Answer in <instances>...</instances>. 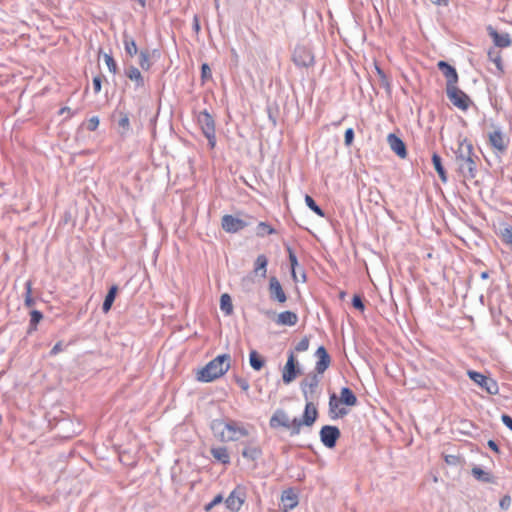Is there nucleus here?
<instances>
[{
	"label": "nucleus",
	"mask_w": 512,
	"mask_h": 512,
	"mask_svg": "<svg viewBox=\"0 0 512 512\" xmlns=\"http://www.w3.org/2000/svg\"><path fill=\"white\" fill-rule=\"evenodd\" d=\"M455 159L458 164V172L466 179H474L477 174L476 160L473 144L466 138L459 141L455 151Z\"/></svg>",
	"instance_id": "nucleus-1"
},
{
	"label": "nucleus",
	"mask_w": 512,
	"mask_h": 512,
	"mask_svg": "<svg viewBox=\"0 0 512 512\" xmlns=\"http://www.w3.org/2000/svg\"><path fill=\"white\" fill-rule=\"evenodd\" d=\"M214 436L221 442L238 441L248 435V430L235 420L214 419L210 423Z\"/></svg>",
	"instance_id": "nucleus-2"
},
{
	"label": "nucleus",
	"mask_w": 512,
	"mask_h": 512,
	"mask_svg": "<svg viewBox=\"0 0 512 512\" xmlns=\"http://www.w3.org/2000/svg\"><path fill=\"white\" fill-rule=\"evenodd\" d=\"M230 368V355L222 354L211 360L197 373V380L211 382L224 375Z\"/></svg>",
	"instance_id": "nucleus-3"
},
{
	"label": "nucleus",
	"mask_w": 512,
	"mask_h": 512,
	"mask_svg": "<svg viewBox=\"0 0 512 512\" xmlns=\"http://www.w3.org/2000/svg\"><path fill=\"white\" fill-rule=\"evenodd\" d=\"M321 375L312 371L300 382V389L305 400H315L319 397L318 388L321 382Z\"/></svg>",
	"instance_id": "nucleus-4"
},
{
	"label": "nucleus",
	"mask_w": 512,
	"mask_h": 512,
	"mask_svg": "<svg viewBox=\"0 0 512 512\" xmlns=\"http://www.w3.org/2000/svg\"><path fill=\"white\" fill-rule=\"evenodd\" d=\"M197 122L202 130V133L207 138L210 148L213 149L216 145V132H215L214 118L207 110H203V111L199 112V114L197 116Z\"/></svg>",
	"instance_id": "nucleus-5"
},
{
	"label": "nucleus",
	"mask_w": 512,
	"mask_h": 512,
	"mask_svg": "<svg viewBox=\"0 0 512 512\" xmlns=\"http://www.w3.org/2000/svg\"><path fill=\"white\" fill-rule=\"evenodd\" d=\"M305 401H306V404H305V408H304L302 417L294 418V424H295L294 429L296 430V432H299V433L301 431L302 426L311 427L316 422V420L318 418V410L313 403L314 400H305Z\"/></svg>",
	"instance_id": "nucleus-6"
},
{
	"label": "nucleus",
	"mask_w": 512,
	"mask_h": 512,
	"mask_svg": "<svg viewBox=\"0 0 512 512\" xmlns=\"http://www.w3.org/2000/svg\"><path fill=\"white\" fill-rule=\"evenodd\" d=\"M269 425L273 429L283 427L290 431L291 436H296L299 432L294 429V419L290 420L288 414L283 409H277L269 420Z\"/></svg>",
	"instance_id": "nucleus-7"
},
{
	"label": "nucleus",
	"mask_w": 512,
	"mask_h": 512,
	"mask_svg": "<svg viewBox=\"0 0 512 512\" xmlns=\"http://www.w3.org/2000/svg\"><path fill=\"white\" fill-rule=\"evenodd\" d=\"M299 374H301V369L294 351L291 350L288 352L287 362L282 370V380L285 384H290Z\"/></svg>",
	"instance_id": "nucleus-8"
},
{
	"label": "nucleus",
	"mask_w": 512,
	"mask_h": 512,
	"mask_svg": "<svg viewBox=\"0 0 512 512\" xmlns=\"http://www.w3.org/2000/svg\"><path fill=\"white\" fill-rule=\"evenodd\" d=\"M469 378L478 384L483 390H485L490 395H496L499 392V387L497 382L489 377H486L480 372L469 370L468 371Z\"/></svg>",
	"instance_id": "nucleus-9"
},
{
	"label": "nucleus",
	"mask_w": 512,
	"mask_h": 512,
	"mask_svg": "<svg viewBox=\"0 0 512 512\" xmlns=\"http://www.w3.org/2000/svg\"><path fill=\"white\" fill-rule=\"evenodd\" d=\"M246 499V489L244 486H236L229 496L225 499V506L232 512H238Z\"/></svg>",
	"instance_id": "nucleus-10"
},
{
	"label": "nucleus",
	"mask_w": 512,
	"mask_h": 512,
	"mask_svg": "<svg viewBox=\"0 0 512 512\" xmlns=\"http://www.w3.org/2000/svg\"><path fill=\"white\" fill-rule=\"evenodd\" d=\"M320 440L322 444L332 449L336 446L338 439L341 436V432L337 426L325 425L319 432Z\"/></svg>",
	"instance_id": "nucleus-11"
},
{
	"label": "nucleus",
	"mask_w": 512,
	"mask_h": 512,
	"mask_svg": "<svg viewBox=\"0 0 512 512\" xmlns=\"http://www.w3.org/2000/svg\"><path fill=\"white\" fill-rule=\"evenodd\" d=\"M446 94L452 104L463 111H466L472 103L469 96L457 86L446 89Z\"/></svg>",
	"instance_id": "nucleus-12"
},
{
	"label": "nucleus",
	"mask_w": 512,
	"mask_h": 512,
	"mask_svg": "<svg viewBox=\"0 0 512 512\" xmlns=\"http://www.w3.org/2000/svg\"><path fill=\"white\" fill-rule=\"evenodd\" d=\"M293 61L296 66L307 68L314 64V55L304 46L296 47L293 53Z\"/></svg>",
	"instance_id": "nucleus-13"
},
{
	"label": "nucleus",
	"mask_w": 512,
	"mask_h": 512,
	"mask_svg": "<svg viewBox=\"0 0 512 512\" xmlns=\"http://www.w3.org/2000/svg\"><path fill=\"white\" fill-rule=\"evenodd\" d=\"M489 144L493 149L504 153L509 144V139L503 134L500 128H497L488 134Z\"/></svg>",
	"instance_id": "nucleus-14"
},
{
	"label": "nucleus",
	"mask_w": 512,
	"mask_h": 512,
	"mask_svg": "<svg viewBox=\"0 0 512 512\" xmlns=\"http://www.w3.org/2000/svg\"><path fill=\"white\" fill-rule=\"evenodd\" d=\"M221 225L224 231L237 233L248 226V223L243 219L227 214L222 217Z\"/></svg>",
	"instance_id": "nucleus-15"
},
{
	"label": "nucleus",
	"mask_w": 512,
	"mask_h": 512,
	"mask_svg": "<svg viewBox=\"0 0 512 512\" xmlns=\"http://www.w3.org/2000/svg\"><path fill=\"white\" fill-rule=\"evenodd\" d=\"M437 67L446 78V89L457 86L458 73L452 65L446 61L441 60L437 63Z\"/></svg>",
	"instance_id": "nucleus-16"
},
{
	"label": "nucleus",
	"mask_w": 512,
	"mask_h": 512,
	"mask_svg": "<svg viewBox=\"0 0 512 512\" xmlns=\"http://www.w3.org/2000/svg\"><path fill=\"white\" fill-rule=\"evenodd\" d=\"M317 362L314 367V371L318 374H323L330 366L331 357L324 346H319L315 352Z\"/></svg>",
	"instance_id": "nucleus-17"
},
{
	"label": "nucleus",
	"mask_w": 512,
	"mask_h": 512,
	"mask_svg": "<svg viewBox=\"0 0 512 512\" xmlns=\"http://www.w3.org/2000/svg\"><path fill=\"white\" fill-rule=\"evenodd\" d=\"M269 294L270 299L273 301L284 303L287 300V296L279 280L275 276H272L269 280Z\"/></svg>",
	"instance_id": "nucleus-18"
},
{
	"label": "nucleus",
	"mask_w": 512,
	"mask_h": 512,
	"mask_svg": "<svg viewBox=\"0 0 512 512\" xmlns=\"http://www.w3.org/2000/svg\"><path fill=\"white\" fill-rule=\"evenodd\" d=\"M387 142L391 150L400 158L405 159L407 157V149L404 141L396 134L390 133L387 137Z\"/></svg>",
	"instance_id": "nucleus-19"
},
{
	"label": "nucleus",
	"mask_w": 512,
	"mask_h": 512,
	"mask_svg": "<svg viewBox=\"0 0 512 512\" xmlns=\"http://www.w3.org/2000/svg\"><path fill=\"white\" fill-rule=\"evenodd\" d=\"M340 403L341 402H340L339 398L336 396V394L332 393L329 397V403H328L329 415H330L331 419L342 418L348 414L347 409H345L343 407L342 408L339 407Z\"/></svg>",
	"instance_id": "nucleus-20"
},
{
	"label": "nucleus",
	"mask_w": 512,
	"mask_h": 512,
	"mask_svg": "<svg viewBox=\"0 0 512 512\" xmlns=\"http://www.w3.org/2000/svg\"><path fill=\"white\" fill-rule=\"evenodd\" d=\"M488 33L490 37L493 39V42L496 47L506 48L511 45V38L508 33H498L493 27H488Z\"/></svg>",
	"instance_id": "nucleus-21"
},
{
	"label": "nucleus",
	"mask_w": 512,
	"mask_h": 512,
	"mask_svg": "<svg viewBox=\"0 0 512 512\" xmlns=\"http://www.w3.org/2000/svg\"><path fill=\"white\" fill-rule=\"evenodd\" d=\"M124 74L127 78L134 82L136 90L145 86L144 77L137 67L133 65L128 66L125 68Z\"/></svg>",
	"instance_id": "nucleus-22"
},
{
	"label": "nucleus",
	"mask_w": 512,
	"mask_h": 512,
	"mask_svg": "<svg viewBox=\"0 0 512 512\" xmlns=\"http://www.w3.org/2000/svg\"><path fill=\"white\" fill-rule=\"evenodd\" d=\"M210 453L212 455V457L220 462L221 464L223 465H228L230 464V454L228 452V449L224 446H220V447H212L210 449Z\"/></svg>",
	"instance_id": "nucleus-23"
},
{
	"label": "nucleus",
	"mask_w": 512,
	"mask_h": 512,
	"mask_svg": "<svg viewBox=\"0 0 512 512\" xmlns=\"http://www.w3.org/2000/svg\"><path fill=\"white\" fill-rule=\"evenodd\" d=\"M298 322V315L292 311H283L278 314L276 323L278 325L294 326Z\"/></svg>",
	"instance_id": "nucleus-24"
},
{
	"label": "nucleus",
	"mask_w": 512,
	"mask_h": 512,
	"mask_svg": "<svg viewBox=\"0 0 512 512\" xmlns=\"http://www.w3.org/2000/svg\"><path fill=\"white\" fill-rule=\"evenodd\" d=\"M473 477L483 483H495V477L488 471L483 470L479 466H474L471 470Z\"/></svg>",
	"instance_id": "nucleus-25"
},
{
	"label": "nucleus",
	"mask_w": 512,
	"mask_h": 512,
	"mask_svg": "<svg viewBox=\"0 0 512 512\" xmlns=\"http://www.w3.org/2000/svg\"><path fill=\"white\" fill-rule=\"evenodd\" d=\"M339 400L346 406H355L358 403L355 393L349 387L341 388Z\"/></svg>",
	"instance_id": "nucleus-26"
},
{
	"label": "nucleus",
	"mask_w": 512,
	"mask_h": 512,
	"mask_svg": "<svg viewBox=\"0 0 512 512\" xmlns=\"http://www.w3.org/2000/svg\"><path fill=\"white\" fill-rule=\"evenodd\" d=\"M242 456L246 459L255 461L262 456V450L257 445H252L251 442L247 443L242 451Z\"/></svg>",
	"instance_id": "nucleus-27"
},
{
	"label": "nucleus",
	"mask_w": 512,
	"mask_h": 512,
	"mask_svg": "<svg viewBox=\"0 0 512 512\" xmlns=\"http://www.w3.org/2000/svg\"><path fill=\"white\" fill-rule=\"evenodd\" d=\"M281 500L284 505V511L293 509L298 505V497L292 490L284 491Z\"/></svg>",
	"instance_id": "nucleus-28"
},
{
	"label": "nucleus",
	"mask_w": 512,
	"mask_h": 512,
	"mask_svg": "<svg viewBox=\"0 0 512 512\" xmlns=\"http://www.w3.org/2000/svg\"><path fill=\"white\" fill-rule=\"evenodd\" d=\"M123 45L127 55L134 57L138 53L135 40L125 31L122 35Z\"/></svg>",
	"instance_id": "nucleus-29"
},
{
	"label": "nucleus",
	"mask_w": 512,
	"mask_h": 512,
	"mask_svg": "<svg viewBox=\"0 0 512 512\" xmlns=\"http://www.w3.org/2000/svg\"><path fill=\"white\" fill-rule=\"evenodd\" d=\"M432 163L433 166L438 173L439 178L443 183H446L448 181V176L446 173V170L442 164V159L437 153H433L432 155Z\"/></svg>",
	"instance_id": "nucleus-30"
},
{
	"label": "nucleus",
	"mask_w": 512,
	"mask_h": 512,
	"mask_svg": "<svg viewBox=\"0 0 512 512\" xmlns=\"http://www.w3.org/2000/svg\"><path fill=\"white\" fill-rule=\"evenodd\" d=\"M249 364L255 371H260L265 365V359L256 350H251L249 353Z\"/></svg>",
	"instance_id": "nucleus-31"
},
{
	"label": "nucleus",
	"mask_w": 512,
	"mask_h": 512,
	"mask_svg": "<svg viewBox=\"0 0 512 512\" xmlns=\"http://www.w3.org/2000/svg\"><path fill=\"white\" fill-rule=\"evenodd\" d=\"M268 259L264 254L257 256L254 264V273L260 274L261 277L265 278L267 273Z\"/></svg>",
	"instance_id": "nucleus-32"
},
{
	"label": "nucleus",
	"mask_w": 512,
	"mask_h": 512,
	"mask_svg": "<svg viewBox=\"0 0 512 512\" xmlns=\"http://www.w3.org/2000/svg\"><path fill=\"white\" fill-rule=\"evenodd\" d=\"M117 292H118L117 285H112L110 287V289L108 290V293L106 294L104 302L102 304V310L104 313H107L111 309L113 302L116 298Z\"/></svg>",
	"instance_id": "nucleus-33"
},
{
	"label": "nucleus",
	"mask_w": 512,
	"mask_h": 512,
	"mask_svg": "<svg viewBox=\"0 0 512 512\" xmlns=\"http://www.w3.org/2000/svg\"><path fill=\"white\" fill-rule=\"evenodd\" d=\"M501 241L512 249V226L503 224L499 228Z\"/></svg>",
	"instance_id": "nucleus-34"
},
{
	"label": "nucleus",
	"mask_w": 512,
	"mask_h": 512,
	"mask_svg": "<svg viewBox=\"0 0 512 512\" xmlns=\"http://www.w3.org/2000/svg\"><path fill=\"white\" fill-rule=\"evenodd\" d=\"M117 114L119 119L117 121L119 128L122 129L121 134L124 135L130 130V120L129 115L125 111L118 110Z\"/></svg>",
	"instance_id": "nucleus-35"
},
{
	"label": "nucleus",
	"mask_w": 512,
	"mask_h": 512,
	"mask_svg": "<svg viewBox=\"0 0 512 512\" xmlns=\"http://www.w3.org/2000/svg\"><path fill=\"white\" fill-rule=\"evenodd\" d=\"M488 58L491 62H493L497 69L502 73L503 72V62L501 53L496 48H490L488 50Z\"/></svg>",
	"instance_id": "nucleus-36"
},
{
	"label": "nucleus",
	"mask_w": 512,
	"mask_h": 512,
	"mask_svg": "<svg viewBox=\"0 0 512 512\" xmlns=\"http://www.w3.org/2000/svg\"><path fill=\"white\" fill-rule=\"evenodd\" d=\"M220 308L226 315H230L233 312L232 299L229 294L224 293L221 295Z\"/></svg>",
	"instance_id": "nucleus-37"
},
{
	"label": "nucleus",
	"mask_w": 512,
	"mask_h": 512,
	"mask_svg": "<svg viewBox=\"0 0 512 512\" xmlns=\"http://www.w3.org/2000/svg\"><path fill=\"white\" fill-rule=\"evenodd\" d=\"M43 314L38 310H32L30 312V323L28 333L35 331L37 329L38 323L42 320Z\"/></svg>",
	"instance_id": "nucleus-38"
},
{
	"label": "nucleus",
	"mask_w": 512,
	"mask_h": 512,
	"mask_svg": "<svg viewBox=\"0 0 512 512\" xmlns=\"http://www.w3.org/2000/svg\"><path fill=\"white\" fill-rule=\"evenodd\" d=\"M275 229L272 228L268 223L266 222H259L256 228V234L259 237H264L265 235L274 234Z\"/></svg>",
	"instance_id": "nucleus-39"
},
{
	"label": "nucleus",
	"mask_w": 512,
	"mask_h": 512,
	"mask_svg": "<svg viewBox=\"0 0 512 512\" xmlns=\"http://www.w3.org/2000/svg\"><path fill=\"white\" fill-rule=\"evenodd\" d=\"M150 53L148 50H141L139 52V65L143 70H149L151 67Z\"/></svg>",
	"instance_id": "nucleus-40"
},
{
	"label": "nucleus",
	"mask_w": 512,
	"mask_h": 512,
	"mask_svg": "<svg viewBox=\"0 0 512 512\" xmlns=\"http://www.w3.org/2000/svg\"><path fill=\"white\" fill-rule=\"evenodd\" d=\"M305 203L318 216H320V217H324L325 216V213L322 210V208L317 205V203L315 202V200L311 196L305 195Z\"/></svg>",
	"instance_id": "nucleus-41"
},
{
	"label": "nucleus",
	"mask_w": 512,
	"mask_h": 512,
	"mask_svg": "<svg viewBox=\"0 0 512 512\" xmlns=\"http://www.w3.org/2000/svg\"><path fill=\"white\" fill-rule=\"evenodd\" d=\"M25 299L24 304L26 307H32L35 304V300L31 296L32 293V282L31 280L26 281L25 283Z\"/></svg>",
	"instance_id": "nucleus-42"
},
{
	"label": "nucleus",
	"mask_w": 512,
	"mask_h": 512,
	"mask_svg": "<svg viewBox=\"0 0 512 512\" xmlns=\"http://www.w3.org/2000/svg\"><path fill=\"white\" fill-rule=\"evenodd\" d=\"M104 60H105V63L107 65V67H108V70L111 73L116 74L117 71H118V66H117V63L114 60L113 56L110 55V54H105L104 55Z\"/></svg>",
	"instance_id": "nucleus-43"
},
{
	"label": "nucleus",
	"mask_w": 512,
	"mask_h": 512,
	"mask_svg": "<svg viewBox=\"0 0 512 512\" xmlns=\"http://www.w3.org/2000/svg\"><path fill=\"white\" fill-rule=\"evenodd\" d=\"M212 78V72L210 66L207 63L201 65V81L204 84L206 81Z\"/></svg>",
	"instance_id": "nucleus-44"
},
{
	"label": "nucleus",
	"mask_w": 512,
	"mask_h": 512,
	"mask_svg": "<svg viewBox=\"0 0 512 512\" xmlns=\"http://www.w3.org/2000/svg\"><path fill=\"white\" fill-rule=\"evenodd\" d=\"M287 251H288L289 262L291 265L292 276L295 279L296 278L295 267L298 265V260H297L295 253L293 252V250L290 247H287Z\"/></svg>",
	"instance_id": "nucleus-45"
},
{
	"label": "nucleus",
	"mask_w": 512,
	"mask_h": 512,
	"mask_svg": "<svg viewBox=\"0 0 512 512\" xmlns=\"http://www.w3.org/2000/svg\"><path fill=\"white\" fill-rule=\"evenodd\" d=\"M309 348V337H303L295 346L294 351L296 352H304Z\"/></svg>",
	"instance_id": "nucleus-46"
},
{
	"label": "nucleus",
	"mask_w": 512,
	"mask_h": 512,
	"mask_svg": "<svg viewBox=\"0 0 512 512\" xmlns=\"http://www.w3.org/2000/svg\"><path fill=\"white\" fill-rule=\"evenodd\" d=\"M352 306L360 311H364L365 305L360 295H354L352 298Z\"/></svg>",
	"instance_id": "nucleus-47"
},
{
	"label": "nucleus",
	"mask_w": 512,
	"mask_h": 512,
	"mask_svg": "<svg viewBox=\"0 0 512 512\" xmlns=\"http://www.w3.org/2000/svg\"><path fill=\"white\" fill-rule=\"evenodd\" d=\"M234 380L243 391L247 392L249 390L250 385L247 379L235 375Z\"/></svg>",
	"instance_id": "nucleus-48"
},
{
	"label": "nucleus",
	"mask_w": 512,
	"mask_h": 512,
	"mask_svg": "<svg viewBox=\"0 0 512 512\" xmlns=\"http://www.w3.org/2000/svg\"><path fill=\"white\" fill-rule=\"evenodd\" d=\"M68 346V344H64L63 341H58L54 346L53 348L51 349L50 351V355L51 356H55L57 355L58 353L64 351L66 349V347Z\"/></svg>",
	"instance_id": "nucleus-49"
},
{
	"label": "nucleus",
	"mask_w": 512,
	"mask_h": 512,
	"mask_svg": "<svg viewBox=\"0 0 512 512\" xmlns=\"http://www.w3.org/2000/svg\"><path fill=\"white\" fill-rule=\"evenodd\" d=\"M511 503H512V499L510 497V495H504L501 499H500V502H499V506L502 510H508L511 506Z\"/></svg>",
	"instance_id": "nucleus-50"
},
{
	"label": "nucleus",
	"mask_w": 512,
	"mask_h": 512,
	"mask_svg": "<svg viewBox=\"0 0 512 512\" xmlns=\"http://www.w3.org/2000/svg\"><path fill=\"white\" fill-rule=\"evenodd\" d=\"M354 140V130L353 128H348L344 134V143L346 146H350Z\"/></svg>",
	"instance_id": "nucleus-51"
},
{
	"label": "nucleus",
	"mask_w": 512,
	"mask_h": 512,
	"mask_svg": "<svg viewBox=\"0 0 512 512\" xmlns=\"http://www.w3.org/2000/svg\"><path fill=\"white\" fill-rule=\"evenodd\" d=\"M99 117L93 116L87 122V129L90 131H95L99 126Z\"/></svg>",
	"instance_id": "nucleus-52"
},
{
	"label": "nucleus",
	"mask_w": 512,
	"mask_h": 512,
	"mask_svg": "<svg viewBox=\"0 0 512 512\" xmlns=\"http://www.w3.org/2000/svg\"><path fill=\"white\" fill-rule=\"evenodd\" d=\"M101 85H102V79L101 76H95L93 78V89L94 92L97 94L101 91Z\"/></svg>",
	"instance_id": "nucleus-53"
},
{
	"label": "nucleus",
	"mask_w": 512,
	"mask_h": 512,
	"mask_svg": "<svg viewBox=\"0 0 512 512\" xmlns=\"http://www.w3.org/2000/svg\"><path fill=\"white\" fill-rule=\"evenodd\" d=\"M376 70H377V74L379 75V77L381 79L382 85L389 87V82H388L387 76L384 73V71L381 68H379L378 66H376Z\"/></svg>",
	"instance_id": "nucleus-54"
},
{
	"label": "nucleus",
	"mask_w": 512,
	"mask_h": 512,
	"mask_svg": "<svg viewBox=\"0 0 512 512\" xmlns=\"http://www.w3.org/2000/svg\"><path fill=\"white\" fill-rule=\"evenodd\" d=\"M501 420L503 424L512 431V417L508 414H503Z\"/></svg>",
	"instance_id": "nucleus-55"
},
{
	"label": "nucleus",
	"mask_w": 512,
	"mask_h": 512,
	"mask_svg": "<svg viewBox=\"0 0 512 512\" xmlns=\"http://www.w3.org/2000/svg\"><path fill=\"white\" fill-rule=\"evenodd\" d=\"M267 112H268V117H269V120L272 122L273 126H276L277 124V118L276 116L274 115L273 111H272V108L270 106L267 107Z\"/></svg>",
	"instance_id": "nucleus-56"
},
{
	"label": "nucleus",
	"mask_w": 512,
	"mask_h": 512,
	"mask_svg": "<svg viewBox=\"0 0 512 512\" xmlns=\"http://www.w3.org/2000/svg\"><path fill=\"white\" fill-rule=\"evenodd\" d=\"M487 445H488V447H489L491 450H493V451H494V452H496V453H499V447H498L497 443H496L494 440H489V441L487 442Z\"/></svg>",
	"instance_id": "nucleus-57"
},
{
	"label": "nucleus",
	"mask_w": 512,
	"mask_h": 512,
	"mask_svg": "<svg viewBox=\"0 0 512 512\" xmlns=\"http://www.w3.org/2000/svg\"><path fill=\"white\" fill-rule=\"evenodd\" d=\"M223 499H224V498H223V496H222L221 494L216 495V496L214 497V499L212 500V505L216 506V505H218V504L222 503V502H223Z\"/></svg>",
	"instance_id": "nucleus-58"
},
{
	"label": "nucleus",
	"mask_w": 512,
	"mask_h": 512,
	"mask_svg": "<svg viewBox=\"0 0 512 512\" xmlns=\"http://www.w3.org/2000/svg\"><path fill=\"white\" fill-rule=\"evenodd\" d=\"M193 28L196 32L200 30V24L197 16L194 17Z\"/></svg>",
	"instance_id": "nucleus-59"
},
{
	"label": "nucleus",
	"mask_w": 512,
	"mask_h": 512,
	"mask_svg": "<svg viewBox=\"0 0 512 512\" xmlns=\"http://www.w3.org/2000/svg\"><path fill=\"white\" fill-rule=\"evenodd\" d=\"M64 113H68V114H70V116L73 115V113H71V109L69 107H63L60 109L59 114L62 115Z\"/></svg>",
	"instance_id": "nucleus-60"
},
{
	"label": "nucleus",
	"mask_w": 512,
	"mask_h": 512,
	"mask_svg": "<svg viewBox=\"0 0 512 512\" xmlns=\"http://www.w3.org/2000/svg\"><path fill=\"white\" fill-rule=\"evenodd\" d=\"M433 3L436 5H447L448 0H434Z\"/></svg>",
	"instance_id": "nucleus-61"
},
{
	"label": "nucleus",
	"mask_w": 512,
	"mask_h": 512,
	"mask_svg": "<svg viewBox=\"0 0 512 512\" xmlns=\"http://www.w3.org/2000/svg\"><path fill=\"white\" fill-rule=\"evenodd\" d=\"M456 460V457L455 456H446V462L451 464V463H454V461Z\"/></svg>",
	"instance_id": "nucleus-62"
},
{
	"label": "nucleus",
	"mask_w": 512,
	"mask_h": 512,
	"mask_svg": "<svg viewBox=\"0 0 512 512\" xmlns=\"http://www.w3.org/2000/svg\"><path fill=\"white\" fill-rule=\"evenodd\" d=\"M480 277L481 279L483 280H486L489 278V273L487 271H483L481 274H480Z\"/></svg>",
	"instance_id": "nucleus-63"
},
{
	"label": "nucleus",
	"mask_w": 512,
	"mask_h": 512,
	"mask_svg": "<svg viewBox=\"0 0 512 512\" xmlns=\"http://www.w3.org/2000/svg\"><path fill=\"white\" fill-rule=\"evenodd\" d=\"M213 507H215L214 505H212V501L208 504L205 505L204 509L205 511H210Z\"/></svg>",
	"instance_id": "nucleus-64"
}]
</instances>
